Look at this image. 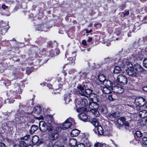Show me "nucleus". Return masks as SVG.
I'll return each instance as SVG.
<instances>
[{"label":"nucleus","instance_id":"obj_1","mask_svg":"<svg viewBox=\"0 0 147 147\" xmlns=\"http://www.w3.org/2000/svg\"><path fill=\"white\" fill-rule=\"evenodd\" d=\"M93 94H91L90 96V102L89 105V107L90 109L89 110L96 117H98L100 114L97 109L99 106L96 101H98V99L96 98L97 95H94V97L92 98Z\"/></svg>","mask_w":147,"mask_h":147},{"label":"nucleus","instance_id":"obj_2","mask_svg":"<svg viewBox=\"0 0 147 147\" xmlns=\"http://www.w3.org/2000/svg\"><path fill=\"white\" fill-rule=\"evenodd\" d=\"M84 85L83 87L81 85H78L77 88L78 90V92L81 95L87 96V95H89L91 94L92 91L91 90L88 89L87 87H86Z\"/></svg>","mask_w":147,"mask_h":147},{"label":"nucleus","instance_id":"obj_3","mask_svg":"<svg viewBox=\"0 0 147 147\" xmlns=\"http://www.w3.org/2000/svg\"><path fill=\"white\" fill-rule=\"evenodd\" d=\"M127 69H126V72L127 74L132 77H137L138 74L137 73L134 71V69L133 67V65L132 63L130 62H126Z\"/></svg>","mask_w":147,"mask_h":147},{"label":"nucleus","instance_id":"obj_4","mask_svg":"<svg viewBox=\"0 0 147 147\" xmlns=\"http://www.w3.org/2000/svg\"><path fill=\"white\" fill-rule=\"evenodd\" d=\"M146 103L145 99L141 97H137L135 100V103L136 105V109L137 111H140Z\"/></svg>","mask_w":147,"mask_h":147},{"label":"nucleus","instance_id":"obj_5","mask_svg":"<svg viewBox=\"0 0 147 147\" xmlns=\"http://www.w3.org/2000/svg\"><path fill=\"white\" fill-rule=\"evenodd\" d=\"M74 121V119L71 117L67 119L66 121L62 124L63 129H65L70 128Z\"/></svg>","mask_w":147,"mask_h":147},{"label":"nucleus","instance_id":"obj_6","mask_svg":"<svg viewBox=\"0 0 147 147\" xmlns=\"http://www.w3.org/2000/svg\"><path fill=\"white\" fill-rule=\"evenodd\" d=\"M117 81L119 84L124 85L127 83V80L125 76L120 74L117 77Z\"/></svg>","mask_w":147,"mask_h":147},{"label":"nucleus","instance_id":"obj_7","mask_svg":"<svg viewBox=\"0 0 147 147\" xmlns=\"http://www.w3.org/2000/svg\"><path fill=\"white\" fill-rule=\"evenodd\" d=\"M82 109H85L84 108H80L76 109L77 111L79 113H81L78 115V117L81 120L85 121L88 119V117L86 114L84 113H82Z\"/></svg>","mask_w":147,"mask_h":147},{"label":"nucleus","instance_id":"obj_8","mask_svg":"<svg viewBox=\"0 0 147 147\" xmlns=\"http://www.w3.org/2000/svg\"><path fill=\"white\" fill-rule=\"evenodd\" d=\"M111 89L113 92L117 94L122 93L124 91L123 88L119 86H113Z\"/></svg>","mask_w":147,"mask_h":147},{"label":"nucleus","instance_id":"obj_9","mask_svg":"<svg viewBox=\"0 0 147 147\" xmlns=\"http://www.w3.org/2000/svg\"><path fill=\"white\" fill-rule=\"evenodd\" d=\"M47 126L45 123L43 121H41L40 122L39 128L40 130L42 132H45L47 130Z\"/></svg>","mask_w":147,"mask_h":147},{"label":"nucleus","instance_id":"obj_10","mask_svg":"<svg viewBox=\"0 0 147 147\" xmlns=\"http://www.w3.org/2000/svg\"><path fill=\"white\" fill-rule=\"evenodd\" d=\"M45 121L49 125H53L54 123L53 116L51 115H47L45 117Z\"/></svg>","mask_w":147,"mask_h":147},{"label":"nucleus","instance_id":"obj_11","mask_svg":"<svg viewBox=\"0 0 147 147\" xmlns=\"http://www.w3.org/2000/svg\"><path fill=\"white\" fill-rule=\"evenodd\" d=\"M133 68L134 69L138 72H142L144 70V69L143 68L142 66L138 63L135 64L134 65Z\"/></svg>","mask_w":147,"mask_h":147},{"label":"nucleus","instance_id":"obj_12","mask_svg":"<svg viewBox=\"0 0 147 147\" xmlns=\"http://www.w3.org/2000/svg\"><path fill=\"white\" fill-rule=\"evenodd\" d=\"M125 122V119L124 117H121L117 120V124L121 126L123 125Z\"/></svg>","mask_w":147,"mask_h":147},{"label":"nucleus","instance_id":"obj_13","mask_svg":"<svg viewBox=\"0 0 147 147\" xmlns=\"http://www.w3.org/2000/svg\"><path fill=\"white\" fill-rule=\"evenodd\" d=\"M105 87L109 88L111 89V87L113 86V84L109 80H105L103 83Z\"/></svg>","mask_w":147,"mask_h":147},{"label":"nucleus","instance_id":"obj_14","mask_svg":"<svg viewBox=\"0 0 147 147\" xmlns=\"http://www.w3.org/2000/svg\"><path fill=\"white\" fill-rule=\"evenodd\" d=\"M147 122V119L140 118L138 121V124L139 125H146Z\"/></svg>","mask_w":147,"mask_h":147},{"label":"nucleus","instance_id":"obj_15","mask_svg":"<svg viewBox=\"0 0 147 147\" xmlns=\"http://www.w3.org/2000/svg\"><path fill=\"white\" fill-rule=\"evenodd\" d=\"M139 116L141 118L145 119L147 117V111L146 110L140 111L139 112Z\"/></svg>","mask_w":147,"mask_h":147},{"label":"nucleus","instance_id":"obj_16","mask_svg":"<svg viewBox=\"0 0 147 147\" xmlns=\"http://www.w3.org/2000/svg\"><path fill=\"white\" fill-rule=\"evenodd\" d=\"M96 131H97L99 135H102L103 134V131L102 127L100 125H98L95 127Z\"/></svg>","mask_w":147,"mask_h":147},{"label":"nucleus","instance_id":"obj_17","mask_svg":"<svg viewBox=\"0 0 147 147\" xmlns=\"http://www.w3.org/2000/svg\"><path fill=\"white\" fill-rule=\"evenodd\" d=\"M59 135L58 134L55 132H53L50 135L49 138L50 139L52 140H53L57 139L59 137Z\"/></svg>","mask_w":147,"mask_h":147},{"label":"nucleus","instance_id":"obj_18","mask_svg":"<svg viewBox=\"0 0 147 147\" xmlns=\"http://www.w3.org/2000/svg\"><path fill=\"white\" fill-rule=\"evenodd\" d=\"M41 111V109L40 107L37 106L34 109L33 112L37 114H39Z\"/></svg>","mask_w":147,"mask_h":147},{"label":"nucleus","instance_id":"obj_19","mask_svg":"<svg viewBox=\"0 0 147 147\" xmlns=\"http://www.w3.org/2000/svg\"><path fill=\"white\" fill-rule=\"evenodd\" d=\"M39 138L38 136H35L33 137L32 140V142L34 145H36L38 142Z\"/></svg>","mask_w":147,"mask_h":147},{"label":"nucleus","instance_id":"obj_20","mask_svg":"<svg viewBox=\"0 0 147 147\" xmlns=\"http://www.w3.org/2000/svg\"><path fill=\"white\" fill-rule=\"evenodd\" d=\"M64 100L66 104H68L70 102L71 99L70 98V94L69 93L65 95Z\"/></svg>","mask_w":147,"mask_h":147},{"label":"nucleus","instance_id":"obj_21","mask_svg":"<svg viewBox=\"0 0 147 147\" xmlns=\"http://www.w3.org/2000/svg\"><path fill=\"white\" fill-rule=\"evenodd\" d=\"M122 72V70L120 67L118 66H116L115 67L113 71V72L114 73L118 74L121 73Z\"/></svg>","mask_w":147,"mask_h":147},{"label":"nucleus","instance_id":"obj_22","mask_svg":"<svg viewBox=\"0 0 147 147\" xmlns=\"http://www.w3.org/2000/svg\"><path fill=\"white\" fill-rule=\"evenodd\" d=\"M102 92L105 94H109L111 92V90L110 88L107 87H104L102 90Z\"/></svg>","mask_w":147,"mask_h":147},{"label":"nucleus","instance_id":"obj_23","mask_svg":"<svg viewBox=\"0 0 147 147\" xmlns=\"http://www.w3.org/2000/svg\"><path fill=\"white\" fill-rule=\"evenodd\" d=\"M79 133L80 131L78 130L75 129L72 131L71 134L73 136H76L79 134Z\"/></svg>","mask_w":147,"mask_h":147},{"label":"nucleus","instance_id":"obj_24","mask_svg":"<svg viewBox=\"0 0 147 147\" xmlns=\"http://www.w3.org/2000/svg\"><path fill=\"white\" fill-rule=\"evenodd\" d=\"M126 63V59H123L120 60L118 61V64L121 67H123L125 66V64Z\"/></svg>","mask_w":147,"mask_h":147},{"label":"nucleus","instance_id":"obj_25","mask_svg":"<svg viewBox=\"0 0 147 147\" xmlns=\"http://www.w3.org/2000/svg\"><path fill=\"white\" fill-rule=\"evenodd\" d=\"M133 133L134 134V136L136 138L137 137H141L142 136V134L140 131H134Z\"/></svg>","mask_w":147,"mask_h":147},{"label":"nucleus","instance_id":"obj_26","mask_svg":"<svg viewBox=\"0 0 147 147\" xmlns=\"http://www.w3.org/2000/svg\"><path fill=\"white\" fill-rule=\"evenodd\" d=\"M77 143L76 140L73 138L71 139L69 142L70 145L72 146H75L77 144Z\"/></svg>","mask_w":147,"mask_h":147},{"label":"nucleus","instance_id":"obj_27","mask_svg":"<svg viewBox=\"0 0 147 147\" xmlns=\"http://www.w3.org/2000/svg\"><path fill=\"white\" fill-rule=\"evenodd\" d=\"M48 126L47 130L50 133H52L55 132V129L54 127L53 126V125H51Z\"/></svg>","mask_w":147,"mask_h":147},{"label":"nucleus","instance_id":"obj_28","mask_svg":"<svg viewBox=\"0 0 147 147\" xmlns=\"http://www.w3.org/2000/svg\"><path fill=\"white\" fill-rule=\"evenodd\" d=\"M109 116L111 118H117L119 116V114H117L116 113H112L109 114Z\"/></svg>","mask_w":147,"mask_h":147},{"label":"nucleus","instance_id":"obj_29","mask_svg":"<svg viewBox=\"0 0 147 147\" xmlns=\"http://www.w3.org/2000/svg\"><path fill=\"white\" fill-rule=\"evenodd\" d=\"M98 79L99 81L103 83V82L105 80V77L102 74H100L98 76Z\"/></svg>","mask_w":147,"mask_h":147},{"label":"nucleus","instance_id":"obj_30","mask_svg":"<svg viewBox=\"0 0 147 147\" xmlns=\"http://www.w3.org/2000/svg\"><path fill=\"white\" fill-rule=\"evenodd\" d=\"M38 126L35 125H32L30 129V131L31 133H33L36 130L38 129Z\"/></svg>","mask_w":147,"mask_h":147},{"label":"nucleus","instance_id":"obj_31","mask_svg":"<svg viewBox=\"0 0 147 147\" xmlns=\"http://www.w3.org/2000/svg\"><path fill=\"white\" fill-rule=\"evenodd\" d=\"M92 124L95 127L98 125L97 120L95 119H93L91 121Z\"/></svg>","mask_w":147,"mask_h":147},{"label":"nucleus","instance_id":"obj_32","mask_svg":"<svg viewBox=\"0 0 147 147\" xmlns=\"http://www.w3.org/2000/svg\"><path fill=\"white\" fill-rule=\"evenodd\" d=\"M82 105L84 106H86L88 105V102L86 99L85 98L82 100V102L81 103Z\"/></svg>","mask_w":147,"mask_h":147},{"label":"nucleus","instance_id":"obj_33","mask_svg":"<svg viewBox=\"0 0 147 147\" xmlns=\"http://www.w3.org/2000/svg\"><path fill=\"white\" fill-rule=\"evenodd\" d=\"M55 130V132L58 134V133L61 131V128L59 126H57L54 127Z\"/></svg>","mask_w":147,"mask_h":147},{"label":"nucleus","instance_id":"obj_34","mask_svg":"<svg viewBox=\"0 0 147 147\" xmlns=\"http://www.w3.org/2000/svg\"><path fill=\"white\" fill-rule=\"evenodd\" d=\"M60 142L59 141H57L54 143V145L52 146V147H65L63 146L60 147Z\"/></svg>","mask_w":147,"mask_h":147},{"label":"nucleus","instance_id":"obj_35","mask_svg":"<svg viewBox=\"0 0 147 147\" xmlns=\"http://www.w3.org/2000/svg\"><path fill=\"white\" fill-rule=\"evenodd\" d=\"M142 143L144 145H147V138L144 137L142 138Z\"/></svg>","mask_w":147,"mask_h":147},{"label":"nucleus","instance_id":"obj_36","mask_svg":"<svg viewBox=\"0 0 147 147\" xmlns=\"http://www.w3.org/2000/svg\"><path fill=\"white\" fill-rule=\"evenodd\" d=\"M140 29V26L139 24H135L134 28L133 29V31L134 32L136 30H138Z\"/></svg>","mask_w":147,"mask_h":147},{"label":"nucleus","instance_id":"obj_37","mask_svg":"<svg viewBox=\"0 0 147 147\" xmlns=\"http://www.w3.org/2000/svg\"><path fill=\"white\" fill-rule=\"evenodd\" d=\"M125 126L126 129L127 130H129V131L131 130V129L129 127V123L127 122H125Z\"/></svg>","mask_w":147,"mask_h":147},{"label":"nucleus","instance_id":"obj_38","mask_svg":"<svg viewBox=\"0 0 147 147\" xmlns=\"http://www.w3.org/2000/svg\"><path fill=\"white\" fill-rule=\"evenodd\" d=\"M143 66L147 68V58L144 59L143 61Z\"/></svg>","mask_w":147,"mask_h":147},{"label":"nucleus","instance_id":"obj_39","mask_svg":"<svg viewBox=\"0 0 147 147\" xmlns=\"http://www.w3.org/2000/svg\"><path fill=\"white\" fill-rule=\"evenodd\" d=\"M75 59V58L74 59V58H73L72 57H70L67 59V60L70 61V63H72L74 62Z\"/></svg>","mask_w":147,"mask_h":147},{"label":"nucleus","instance_id":"obj_40","mask_svg":"<svg viewBox=\"0 0 147 147\" xmlns=\"http://www.w3.org/2000/svg\"><path fill=\"white\" fill-rule=\"evenodd\" d=\"M22 144L23 145L24 147H33L31 145H28L26 146V144L24 142H22Z\"/></svg>","mask_w":147,"mask_h":147},{"label":"nucleus","instance_id":"obj_41","mask_svg":"<svg viewBox=\"0 0 147 147\" xmlns=\"http://www.w3.org/2000/svg\"><path fill=\"white\" fill-rule=\"evenodd\" d=\"M75 147H85V145L83 143H80L77 145Z\"/></svg>","mask_w":147,"mask_h":147},{"label":"nucleus","instance_id":"obj_42","mask_svg":"<svg viewBox=\"0 0 147 147\" xmlns=\"http://www.w3.org/2000/svg\"><path fill=\"white\" fill-rule=\"evenodd\" d=\"M102 145L99 143H97L94 145L96 147H102Z\"/></svg>","mask_w":147,"mask_h":147},{"label":"nucleus","instance_id":"obj_43","mask_svg":"<svg viewBox=\"0 0 147 147\" xmlns=\"http://www.w3.org/2000/svg\"><path fill=\"white\" fill-rule=\"evenodd\" d=\"M43 26H41L40 27V28L38 29V30L40 31H46V30H45L43 28Z\"/></svg>","mask_w":147,"mask_h":147},{"label":"nucleus","instance_id":"obj_44","mask_svg":"<svg viewBox=\"0 0 147 147\" xmlns=\"http://www.w3.org/2000/svg\"><path fill=\"white\" fill-rule=\"evenodd\" d=\"M30 137L29 135H27L26 136L22 137V138L24 140H27Z\"/></svg>","mask_w":147,"mask_h":147},{"label":"nucleus","instance_id":"obj_45","mask_svg":"<svg viewBox=\"0 0 147 147\" xmlns=\"http://www.w3.org/2000/svg\"><path fill=\"white\" fill-rule=\"evenodd\" d=\"M0 147H6L5 144L2 142H0Z\"/></svg>","mask_w":147,"mask_h":147},{"label":"nucleus","instance_id":"obj_46","mask_svg":"<svg viewBox=\"0 0 147 147\" xmlns=\"http://www.w3.org/2000/svg\"><path fill=\"white\" fill-rule=\"evenodd\" d=\"M108 99L110 101H113V98L111 95H110L109 96Z\"/></svg>","mask_w":147,"mask_h":147},{"label":"nucleus","instance_id":"obj_47","mask_svg":"<svg viewBox=\"0 0 147 147\" xmlns=\"http://www.w3.org/2000/svg\"><path fill=\"white\" fill-rule=\"evenodd\" d=\"M82 44L84 45H86V41L85 40H83L82 41Z\"/></svg>","mask_w":147,"mask_h":147},{"label":"nucleus","instance_id":"obj_48","mask_svg":"<svg viewBox=\"0 0 147 147\" xmlns=\"http://www.w3.org/2000/svg\"><path fill=\"white\" fill-rule=\"evenodd\" d=\"M2 8L3 9H6L7 7L4 5H3L1 6Z\"/></svg>","mask_w":147,"mask_h":147},{"label":"nucleus","instance_id":"obj_49","mask_svg":"<svg viewBox=\"0 0 147 147\" xmlns=\"http://www.w3.org/2000/svg\"><path fill=\"white\" fill-rule=\"evenodd\" d=\"M89 73V71L88 70L86 72L84 71L82 73V74H84L85 75H86L87 74Z\"/></svg>","mask_w":147,"mask_h":147},{"label":"nucleus","instance_id":"obj_50","mask_svg":"<svg viewBox=\"0 0 147 147\" xmlns=\"http://www.w3.org/2000/svg\"><path fill=\"white\" fill-rule=\"evenodd\" d=\"M143 90L144 91L147 92V86L143 88Z\"/></svg>","mask_w":147,"mask_h":147},{"label":"nucleus","instance_id":"obj_51","mask_svg":"<svg viewBox=\"0 0 147 147\" xmlns=\"http://www.w3.org/2000/svg\"><path fill=\"white\" fill-rule=\"evenodd\" d=\"M129 12L128 11L126 12L125 13H124V16H125L126 15H127L129 14Z\"/></svg>","mask_w":147,"mask_h":147},{"label":"nucleus","instance_id":"obj_52","mask_svg":"<svg viewBox=\"0 0 147 147\" xmlns=\"http://www.w3.org/2000/svg\"><path fill=\"white\" fill-rule=\"evenodd\" d=\"M92 31V30H90L88 31V30L86 29V33H89L90 32H91Z\"/></svg>","mask_w":147,"mask_h":147},{"label":"nucleus","instance_id":"obj_53","mask_svg":"<svg viewBox=\"0 0 147 147\" xmlns=\"http://www.w3.org/2000/svg\"><path fill=\"white\" fill-rule=\"evenodd\" d=\"M92 40V38H89L88 39V42H90V41H91V40Z\"/></svg>","mask_w":147,"mask_h":147},{"label":"nucleus","instance_id":"obj_54","mask_svg":"<svg viewBox=\"0 0 147 147\" xmlns=\"http://www.w3.org/2000/svg\"><path fill=\"white\" fill-rule=\"evenodd\" d=\"M92 26V23H90L89 25H88V27H91Z\"/></svg>","mask_w":147,"mask_h":147},{"label":"nucleus","instance_id":"obj_55","mask_svg":"<svg viewBox=\"0 0 147 147\" xmlns=\"http://www.w3.org/2000/svg\"><path fill=\"white\" fill-rule=\"evenodd\" d=\"M68 54V52H67V51H66L65 53V57L66 58L67 57V55Z\"/></svg>","mask_w":147,"mask_h":147},{"label":"nucleus","instance_id":"obj_56","mask_svg":"<svg viewBox=\"0 0 147 147\" xmlns=\"http://www.w3.org/2000/svg\"><path fill=\"white\" fill-rule=\"evenodd\" d=\"M14 147H21L19 145H15Z\"/></svg>","mask_w":147,"mask_h":147},{"label":"nucleus","instance_id":"obj_57","mask_svg":"<svg viewBox=\"0 0 147 147\" xmlns=\"http://www.w3.org/2000/svg\"><path fill=\"white\" fill-rule=\"evenodd\" d=\"M14 100H13V101H11V102H10L9 103H13L14 102Z\"/></svg>","mask_w":147,"mask_h":147},{"label":"nucleus","instance_id":"obj_58","mask_svg":"<svg viewBox=\"0 0 147 147\" xmlns=\"http://www.w3.org/2000/svg\"><path fill=\"white\" fill-rule=\"evenodd\" d=\"M87 50L88 51H90V48H88L87 49Z\"/></svg>","mask_w":147,"mask_h":147},{"label":"nucleus","instance_id":"obj_59","mask_svg":"<svg viewBox=\"0 0 147 147\" xmlns=\"http://www.w3.org/2000/svg\"><path fill=\"white\" fill-rule=\"evenodd\" d=\"M98 25V24H95V26H97V25Z\"/></svg>","mask_w":147,"mask_h":147},{"label":"nucleus","instance_id":"obj_60","mask_svg":"<svg viewBox=\"0 0 147 147\" xmlns=\"http://www.w3.org/2000/svg\"><path fill=\"white\" fill-rule=\"evenodd\" d=\"M146 108H147V102H146Z\"/></svg>","mask_w":147,"mask_h":147},{"label":"nucleus","instance_id":"obj_61","mask_svg":"<svg viewBox=\"0 0 147 147\" xmlns=\"http://www.w3.org/2000/svg\"><path fill=\"white\" fill-rule=\"evenodd\" d=\"M145 19H147V16L145 17Z\"/></svg>","mask_w":147,"mask_h":147},{"label":"nucleus","instance_id":"obj_62","mask_svg":"<svg viewBox=\"0 0 147 147\" xmlns=\"http://www.w3.org/2000/svg\"><path fill=\"white\" fill-rule=\"evenodd\" d=\"M129 34H128V36H130V35H129Z\"/></svg>","mask_w":147,"mask_h":147},{"label":"nucleus","instance_id":"obj_63","mask_svg":"<svg viewBox=\"0 0 147 147\" xmlns=\"http://www.w3.org/2000/svg\"><path fill=\"white\" fill-rule=\"evenodd\" d=\"M146 51L147 52V49H146Z\"/></svg>","mask_w":147,"mask_h":147},{"label":"nucleus","instance_id":"obj_64","mask_svg":"<svg viewBox=\"0 0 147 147\" xmlns=\"http://www.w3.org/2000/svg\"><path fill=\"white\" fill-rule=\"evenodd\" d=\"M59 53H58L57 54V55H58Z\"/></svg>","mask_w":147,"mask_h":147}]
</instances>
